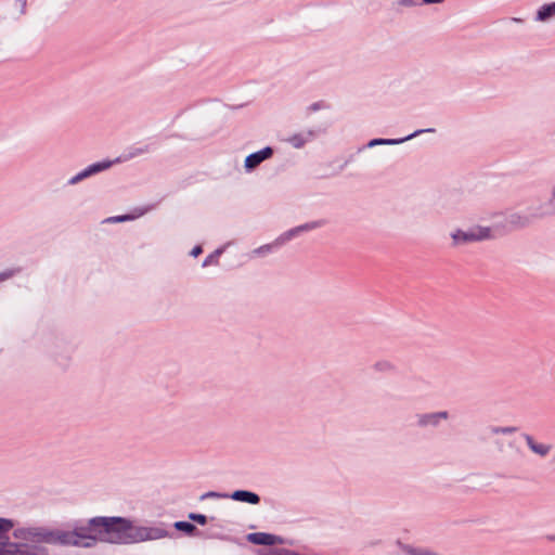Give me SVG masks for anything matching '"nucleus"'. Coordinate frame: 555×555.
Returning a JSON list of instances; mask_svg holds the SVG:
<instances>
[{
  "label": "nucleus",
  "instance_id": "f257e3e1",
  "mask_svg": "<svg viewBox=\"0 0 555 555\" xmlns=\"http://www.w3.org/2000/svg\"><path fill=\"white\" fill-rule=\"evenodd\" d=\"M14 528V522L0 518V555H48L46 544H60L90 547L95 541L107 543H138L157 540L165 535L160 528L133 526L121 517H98L87 527L73 531L50 529L47 527H21L13 531L17 542L8 541L7 533Z\"/></svg>",
  "mask_w": 555,
  "mask_h": 555
},
{
  "label": "nucleus",
  "instance_id": "f03ea898",
  "mask_svg": "<svg viewBox=\"0 0 555 555\" xmlns=\"http://www.w3.org/2000/svg\"><path fill=\"white\" fill-rule=\"evenodd\" d=\"M147 151H149L147 147L139 149V150H135V152L130 153L126 157H122V158L119 157V158H116L113 162H101V163L93 164V165L89 166L88 168H86L85 170H82L81 172H79L78 175H76L75 177H73L69 180V183L75 184V183L81 181L82 179L93 175V173H96V172H100L102 170H105V169L109 168L115 163L127 160V159H129L131 157H134V156H137L139 154L145 153Z\"/></svg>",
  "mask_w": 555,
  "mask_h": 555
},
{
  "label": "nucleus",
  "instance_id": "7ed1b4c3",
  "mask_svg": "<svg viewBox=\"0 0 555 555\" xmlns=\"http://www.w3.org/2000/svg\"><path fill=\"white\" fill-rule=\"evenodd\" d=\"M452 237L455 243L481 241V240L490 238L491 231L489 228L476 227V228L470 229L467 232L459 230L452 234Z\"/></svg>",
  "mask_w": 555,
  "mask_h": 555
},
{
  "label": "nucleus",
  "instance_id": "20e7f679",
  "mask_svg": "<svg viewBox=\"0 0 555 555\" xmlns=\"http://www.w3.org/2000/svg\"><path fill=\"white\" fill-rule=\"evenodd\" d=\"M272 154L273 151L271 147H264L256 153H253L245 158V167L249 170L254 169L263 160L270 158Z\"/></svg>",
  "mask_w": 555,
  "mask_h": 555
},
{
  "label": "nucleus",
  "instance_id": "39448f33",
  "mask_svg": "<svg viewBox=\"0 0 555 555\" xmlns=\"http://www.w3.org/2000/svg\"><path fill=\"white\" fill-rule=\"evenodd\" d=\"M524 438L529 449L540 456H546L552 449L550 444L539 443L529 435H524Z\"/></svg>",
  "mask_w": 555,
  "mask_h": 555
},
{
  "label": "nucleus",
  "instance_id": "423d86ee",
  "mask_svg": "<svg viewBox=\"0 0 555 555\" xmlns=\"http://www.w3.org/2000/svg\"><path fill=\"white\" fill-rule=\"evenodd\" d=\"M248 540L258 545H273L276 543L275 535L264 532L250 533Z\"/></svg>",
  "mask_w": 555,
  "mask_h": 555
},
{
  "label": "nucleus",
  "instance_id": "0eeeda50",
  "mask_svg": "<svg viewBox=\"0 0 555 555\" xmlns=\"http://www.w3.org/2000/svg\"><path fill=\"white\" fill-rule=\"evenodd\" d=\"M231 498L235 501L247 502L250 504H258L260 501L259 496L256 493L245 490H237L233 492Z\"/></svg>",
  "mask_w": 555,
  "mask_h": 555
},
{
  "label": "nucleus",
  "instance_id": "6e6552de",
  "mask_svg": "<svg viewBox=\"0 0 555 555\" xmlns=\"http://www.w3.org/2000/svg\"><path fill=\"white\" fill-rule=\"evenodd\" d=\"M555 15V2L540 8L537 14V21L545 22Z\"/></svg>",
  "mask_w": 555,
  "mask_h": 555
},
{
  "label": "nucleus",
  "instance_id": "1a4fd4ad",
  "mask_svg": "<svg viewBox=\"0 0 555 555\" xmlns=\"http://www.w3.org/2000/svg\"><path fill=\"white\" fill-rule=\"evenodd\" d=\"M312 137V132H306V133H297L287 139V141L294 146V147H301L305 145L306 142L310 140Z\"/></svg>",
  "mask_w": 555,
  "mask_h": 555
},
{
  "label": "nucleus",
  "instance_id": "9d476101",
  "mask_svg": "<svg viewBox=\"0 0 555 555\" xmlns=\"http://www.w3.org/2000/svg\"><path fill=\"white\" fill-rule=\"evenodd\" d=\"M448 417V413L447 412H439V413H436V414H431V415H426L423 417L422 420V423L423 424H428V423H436L437 422V418H447Z\"/></svg>",
  "mask_w": 555,
  "mask_h": 555
},
{
  "label": "nucleus",
  "instance_id": "9b49d317",
  "mask_svg": "<svg viewBox=\"0 0 555 555\" xmlns=\"http://www.w3.org/2000/svg\"><path fill=\"white\" fill-rule=\"evenodd\" d=\"M321 224H322L321 222H312V223H309V224H305V225L298 227L297 229L291 231L289 234L293 235L294 233H297L299 231L311 230V229L320 227Z\"/></svg>",
  "mask_w": 555,
  "mask_h": 555
},
{
  "label": "nucleus",
  "instance_id": "f8f14e48",
  "mask_svg": "<svg viewBox=\"0 0 555 555\" xmlns=\"http://www.w3.org/2000/svg\"><path fill=\"white\" fill-rule=\"evenodd\" d=\"M515 431H516L515 427H492L491 428V433L494 434V435H498V434H512V433H515Z\"/></svg>",
  "mask_w": 555,
  "mask_h": 555
},
{
  "label": "nucleus",
  "instance_id": "ddd939ff",
  "mask_svg": "<svg viewBox=\"0 0 555 555\" xmlns=\"http://www.w3.org/2000/svg\"><path fill=\"white\" fill-rule=\"evenodd\" d=\"M176 527L186 532H192L193 530H195V526L186 521H179L176 524Z\"/></svg>",
  "mask_w": 555,
  "mask_h": 555
},
{
  "label": "nucleus",
  "instance_id": "4468645a",
  "mask_svg": "<svg viewBox=\"0 0 555 555\" xmlns=\"http://www.w3.org/2000/svg\"><path fill=\"white\" fill-rule=\"evenodd\" d=\"M190 518L198 522L199 525H206L207 518L205 515L202 514H191Z\"/></svg>",
  "mask_w": 555,
  "mask_h": 555
},
{
  "label": "nucleus",
  "instance_id": "2eb2a0df",
  "mask_svg": "<svg viewBox=\"0 0 555 555\" xmlns=\"http://www.w3.org/2000/svg\"><path fill=\"white\" fill-rule=\"evenodd\" d=\"M14 275V270H8L5 272L0 273V282L5 281Z\"/></svg>",
  "mask_w": 555,
  "mask_h": 555
},
{
  "label": "nucleus",
  "instance_id": "dca6fc26",
  "mask_svg": "<svg viewBox=\"0 0 555 555\" xmlns=\"http://www.w3.org/2000/svg\"><path fill=\"white\" fill-rule=\"evenodd\" d=\"M397 141H392V140H374L371 142V145H374V144H384V143H396Z\"/></svg>",
  "mask_w": 555,
  "mask_h": 555
},
{
  "label": "nucleus",
  "instance_id": "f3484780",
  "mask_svg": "<svg viewBox=\"0 0 555 555\" xmlns=\"http://www.w3.org/2000/svg\"><path fill=\"white\" fill-rule=\"evenodd\" d=\"M129 219H130L129 216H118V217L112 218L111 220L116 221V222H121V221H126Z\"/></svg>",
  "mask_w": 555,
  "mask_h": 555
},
{
  "label": "nucleus",
  "instance_id": "a211bd4d",
  "mask_svg": "<svg viewBox=\"0 0 555 555\" xmlns=\"http://www.w3.org/2000/svg\"><path fill=\"white\" fill-rule=\"evenodd\" d=\"M202 253V247L199 246H196L192 249L191 254L194 256V257H197L199 254Z\"/></svg>",
  "mask_w": 555,
  "mask_h": 555
},
{
  "label": "nucleus",
  "instance_id": "6ab92c4d",
  "mask_svg": "<svg viewBox=\"0 0 555 555\" xmlns=\"http://www.w3.org/2000/svg\"><path fill=\"white\" fill-rule=\"evenodd\" d=\"M409 553L411 555H431L429 552H420V553H415L414 551L412 550H409Z\"/></svg>",
  "mask_w": 555,
  "mask_h": 555
},
{
  "label": "nucleus",
  "instance_id": "aec40b11",
  "mask_svg": "<svg viewBox=\"0 0 555 555\" xmlns=\"http://www.w3.org/2000/svg\"><path fill=\"white\" fill-rule=\"evenodd\" d=\"M22 9L24 10L26 7V0H17Z\"/></svg>",
  "mask_w": 555,
  "mask_h": 555
}]
</instances>
